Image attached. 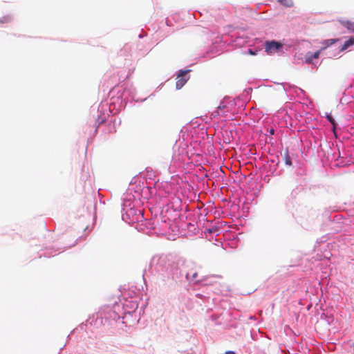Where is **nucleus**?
I'll return each instance as SVG.
<instances>
[{
    "label": "nucleus",
    "mask_w": 354,
    "mask_h": 354,
    "mask_svg": "<svg viewBox=\"0 0 354 354\" xmlns=\"http://www.w3.org/2000/svg\"><path fill=\"white\" fill-rule=\"evenodd\" d=\"M247 52L249 55H256L258 53V50L251 48H248Z\"/></svg>",
    "instance_id": "nucleus-32"
},
{
    "label": "nucleus",
    "mask_w": 354,
    "mask_h": 354,
    "mask_svg": "<svg viewBox=\"0 0 354 354\" xmlns=\"http://www.w3.org/2000/svg\"><path fill=\"white\" fill-rule=\"evenodd\" d=\"M283 86V91L286 93L288 96L294 97L295 95L298 97H304L306 92L302 88L290 83L283 82L281 84Z\"/></svg>",
    "instance_id": "nucleus-12"
},
{
    "label": "nucleus",
    "mask_w": 354,
    "mask_h": 354,
    "mask_svg": "<svg viewBox=\"0 0 354 354\" xmlns=\"http://www.w3.org/2000/svg\"><path fill=\"white\" fill-rule=\"evenodd\" d=\"M234 134H236V131L234 129H223L222 137H223V142L225 144L231 143L234 139Z\"/></svg>",
    "instance_id": "nucleus-18"
},
{
    "label": "nucleus",
    "mask_w": 354,
    "mask_h": 354,
    "mask_svg": "<svg viewBox=\"0 0 354 354\" xmlns=\"http://www.w3.org/2000/svg\"><path fill=\"white\" fill-rule=\"evenodd\" d=\"M93 322H94V317H93V318L90 317L88 319L86 320V324L85 325L82 324L80 326V330H84L85 326H86L88 324L92 325L93 324Z\"/></svg>",
    "instance_id": "nucleus-31"
},
{
    "label": "nucleus",
    "mask_w": 354,
    "mask_h": 354,
    "mask_svg": "<svg viewBox=\"0 0 354 354\" xmlns=\"http://www.w3.org/2000/svg\"><path fill=\"white\" fill-rule=\"evenodd\" d=\"M114 88H117L118 93H119L122 99L127 102V103L130 101H136L138 102L139 100H136V88L132 84L124 83L121 86H118L114 87Z\"/></svg>",
    "instance_id": "nucleus-10"
},
{
    "label": "nucleus",
    "mask_w": 354,
    "mask_h": 354,
    "mask_svg": "<svg viewBox=\"0 0 354 354\" xmlns=\"http://www.w3.org/2000/svg\"><path fill=\"white\" fill-rule=\"evenodd\" d=\"M145 35H146V34H145V35H143V34H140V35H138V37H139V38L142 39V38H143Z\"/></svg>",
    "instance_id": "nucleus-36"
},
{
    "label": "nucleus",
    "mask_w": 354,
    "mask_h": 354,
    "mask_svg": "<svg viewBox=\"0 0 354 354\" xmlns=\"http://www.w3.org/2000/svg\"><path fill=\"white\" fill-rule=\"evenodd\" d=\"M12 18L11 15L4 16L0 18V24L10 22L12 21Z\"/></svg>",
    "instance_id": "nucleus-30"
},
{
    "label": "nucleus",
    "mask_w": 354,
    "mask_h": 354,
    "mask_svg": "<svg viewBox=\"0 0 354 354\" xmlns=\"http://www.w3.org/2000/svg\"><path fill=\"white\" fill-rule=\"evenodd\" d=\"M43 255L46 257H50L55 256V254H53V252H49V251L44 252Z\"/></svg>",
    "instance_id": "nucleus-33"
},
{
    "label": "nucleus",
    "mask_w": 354,
    "mask_h": 354,
    "mask_svg": "<svg viewBox=\"0 0 354 354\" xmlns=\"http://www.w3.org/2000/svg\"><path fill=\"white\" fill-rule=\"evenodd\" d=\"M353 43L354 39H348L342 44L339 38L324 39L320 42L324 50V57L328 59L339 58L341 53L351 47Z\"/></svg>",
    "instance_id": "nucleus-6"
},
{
    "label": "nucleus",
    "mask_w": 354,
    "mask_h": 354,
    "mask_svg": "<svg viewBox=\"0 0 354 354\" xmlns=\"http://www.w3.org/2000/svg\"><path fill=\"white\" fill-rule=\"evenodd\" d=\"M146 99H147V98L142 99V100H141L140 101H141V102H143V101L146 100Z\"/></svg>",
    "instance_id": "nucleus-40"
},
{
    "label": "nucleus",
    "mask_w": 354,
    "mask_h": 354,
    "mask_svg": "<svg viewBox=\"0 0 354 354\" xmlns=\"http://www.w3.org/2000/svg\"><path fill=\"white\" fill-rule=\"evenodd\" d=\"M154 190L155 187L149 186L145 179L134 177L122 196V221L131 225H133L135 222H145L147 227L146 234L151 233L156 229V222L145 217L142 208Z\"/></svg>",
    "instance_id": "nucleus-1"
},
{
    "label": "nucleus",
    "mask_w": 354,
    "mask_h": 354,
    "mask_svg": "<svg viewBox=\"0 0 354 354\" xmlns=\"http://www.w3.org/2000/svg\"><path fill=\"white\" fill-rule=\"evenodd\" d=\"M154 191H156V196L160 198L159 205L161 208L160 217L161 222L165 225V228H170L171 222L180 225V223L183 219L188 218L187 213H181L183 204L178 196H176L169 189L156 190L155 189Z\"/></svg>",
    "instance_id": "nucleus-2"
},
{
    "label": "nucleus",
    "mask_w": 354,
    "mask_h": 354,
    "mask_svg": "<svg viewBox=\"0 0 354 354\" xmlns=\"http://www.w3.org/2000/svg\"><path fill=\"white\" fill-rule=\"evenodd\" d=\"M277 1L286 8H292L294 6L292 0H278Z\"/></svg>",
    "instance_id": "nucleus-26"
},
{
    "label": "nucleus",
    "mask_w": 354,
    "mask_h": 354,
    "mask_svg": "<svg viewBox=\"0 0 354 354\" xmlns=\"http://www.w3.org/2000/svg\"><path fill=\"white\" fill-rule=\"evenodd\" d=\"M86 206L87 211L91 214H95L96 205H97V198L95 194L92 192L91 194H88L86 196Z\"/></svg>",
    "instance_id": "nucleus-16"
},
{
    "label": "nucleus",
    "mask_w": 354,
    "mask_h": 354,
    "mask_svg": "<svg viewBox=\"0 0 354 354\" xmlns=\"http://www.w3.org/2000/svg\"><path fill=\"white\" fill-rule=\"evenodd\" d=\"M344 26L348 29V30L354 32V22L350 21H346L344 24Z\"/></svg>",
    "instance_id": "nucleus-29"
},
{
    "label": "nucleus",
    "mask_w": 354,
    "mask_h": 354,
    "mask_svg": "<svg viewBox=\"0 0 354 354\" xmlns=\"http://www.w3.org/2000/svg\"><path fill=\"white\" fill-rule=\"evenodd\" d=\"M311 306H312V304H309V305L308 306V307H307V310H310V308H311Z\"/></svg>",
    "instance_id": "nucleus-39"
},
{
    "label": "nucleus",
    "mask_w": 354,
    "mask_h": 354,
    "mask_svg": "<svg viewBox=\"0 0 354 354\" xmlns=\"http://www.w3.org/2000/svg\"><path fill=\"white\" fill-rule=\"evenodd\" d=\"M329 220L336 223H344V217L341 213L336 212L329 216Z\"/></svg>",
    "instance_id": "nucleus-21"
},
{
    "label": "nucleus",
    "mask_w": 354,
    "mask_h": 354,
    "mask_svg": "<svg viewBox=\"0 0 354 354\" xmlns=\"http://www.w3.org/2000/svg\"><path fill=\"white\" fill-rule=\"evenodd\" d=\"M176 283H200L203 279H198V272L194 263L183 259H178L173 263L169 274Z\"/></svg>",
    "instance_id": "nucleus-5"
},
{
    "label": "nucleus",
    "mask_w": 354,
    "mask_h": 354,
    "mask_svg": "<svg viewBox=\"0 0 354 354\" xmlns=\"http://www.w3.org/2000/svg\"><path fill=\"white\" fill-rule=\"evenodd\" d=\"M134 225H136L135 227L136 228V230L138 231L146 233L147 227H146V225H145V222H142V221L135 222Z\"/></svg>",
    "instance_id": "nucleus-24"
},
{
    "label": "nucleus",
    "mask_w": 354,
    "mask_h": 354,
    "mask_svg": "<svg viewBox=\"0 0 354 354\" xmlns=\"http://www.w3.org/2000/svg\"><path fill=\"white\" fill-rule=\"evenodd\" d=\"M274 129H271L270 130V134H274Z\"/></svg>",
    "instance_id": "nucleus-38"
},
{
    "label": "nucleus",
    "mask_w": 354,
    "mask_h": 354,
    "mask_svg": "<svg viewBox=\"0 0 354 354\" xmlns=\"http://www.w3.org/2000/svg\"><path fill=\"white\" fill-rule=\"evenodd\" d=\"M320 319L324 320L329 326L332 325L334 321V316L332 314L322 313Z\"/></svg>",
    "instance_id": "nucleus-22"
},
{
    "label": "nucleus",
    "mask_w": 354,
    "mask_h": 354,
    "mask_svg": "<svg viewBox=\"0 0 354 354\" xmlns=\"http://www.w3.org/2000/svg\"><path fill=\"white\" fill-rule=\"evenodd\" d=\"M114 88H117L118 93H119L122 99L127 102V103L130 101H136L138 102L139 100H136V88L132 84L124 83L121 86H118L114 87Z\"/></svg>",
    "instance_id": "nucleus-9"
},
{
    "label": "nucleus",
    "mask_w": 354,
    "mask_h": 354,
    "mask_svg": "<svg viewBox=\"0 0 354 354\" xmlns=\"http://www.w3.org/2000/svg\"><path fill=\"white\" fill-rule=\"evenodd\" d=\"M192 222L193 221L190 220V221L189 222L182 223L181 224H180L179 226L182 228L186 227V229L187 230L188 232L190 233V234H196V232H198L199 225L196 224L197 226H196V224L193 223Z\"/></svg>",
    "instance_id": "nucleus-19"
},
{
    "label": "nucleus",
    "mask_w": 354,
    "mask_h": 354,
    "mask_svg": "<svg viewBox=\"0 0 354 354\" xmlns=\"http://www.w3.org/2000/svg\"><path fill=\"white\" fill-rule=\"evenodd\" d=\"M175 261L171 260V257L161 254L153 257L149 264V271L169 277L171 267Z\"/></svg>",
    "instance_id": "nucleus-7"
},
{
    "label": "nucleus",
    "mask_w": 354,
    "mask_h": 354,
    "mask_svg": "<svg viewBox=\"0 0 354 354\" xmlns=\"http://www.w3.org/2000/svg\"><path fill=\"white\" fill-rule=\"evenodd\" d=\"M165 23H166L167 26H169L172 25L171 20L168 18L166 19Z\"/></svg>",
    "instance_id": "nucleus-34"
},
{
    "label": "nucleus",
    "mask_w": 354,
    "mask_h": 354,
    "mask_svg": "<svg viewBox=\"0 0 354 354\" xmlns=\"http://www.w3.org/2000/svg\"><path fill=\"white\" fill-rule=\"evenodd\" d=\"M312 55H313V57H314L315 60L317 59L321 55L322 56H324V50H323L322 46L318 50H317L314 53H312Z\"/></svg>",
    "instance_id": "nucleus-27"
},
{
    "label": "nucleus",
    "mask_w": 354,
    "mask_h": 354,
    "mask_svg": "<svg viewBox=\"0 0 354 354\" xmlns=\"http://www.w3.org/2000/svg\"><path fill=\"white\" fill-rule=\"evenodd\" d=\"M117 88H113L109 92L110 102H102L97 109V118L95 120V129L94 134L97 133V129L106 122V117L109 114L115 115L127 106V102L122 99V97L118 93Z\"/></svg>",
    "instance_id": "nucleus-4"
},
{
    "label": "nucleus",
    "mask_w": 354,
    "mask_h": 354,
    "mask_svg": "<svg viewBox=\"0 0 354 354\" xmlns=\"http://www.w3.org/2000/svg\"><path fill=\"white\" fill-rule=\"evenodd\" d=\"M138 306V304L136 301L127 299H124L123 301L120 299L118 302L115 301L111 307L107 306L103 310L97 313L93 324L112 326L113 324L120 320L121 323L124 324V319L127 315H131Z\"/></svg>",
    "instance_id": "nucleus-3"
},
{
    "label": "nucleus",
    "mask_w": 354,
    "mask_h": 354,
    "mask_svg": "<svg viewBox=\"0 0 354 354\" xmlns=\"http://www.w3.org/2000/svg\"><path fill=\"white\" fill-rule=\"evenodd\" d=\"M236 105L235 100H231L230 97H225L217 107V109L212 113L214 118L225 115V112H230L231 108Z\"/></svg>",
    "instance_id": "nucleus-11"
},
{
    "label": "nucleus",
    "mask_w": 354,
    "mask_h": 354,
    "mask_svg": "<svg viewBox=\"0 0 354 354\" xmlns=\"http://www.w3.org/2000/svg\"><path fill=\"white\" fill-rule=\"evenodd\" d=\"M196 15H201V13L200 12H198H198H196V13H195V14H194V18H196V17H196Z\"/></svg>",
    "instance_id": "nucleus-37"
},
{
    "label": "nucleus",
    "mask_w": 354,
    "mask_h": 354,
    "mask_svg": "<svg viewBox=\"0 0 354 354\" xmlns=\"http://www.w3.org/2000/svg\"><path fill=\"white\" fill-rule=\"evenodd\" d=\"M186 212H187V216L189 220H192V221L195 222L196 224L198 225L203 223V228L204 229L205 233L214 234L218 231V229L216 225H213L211 227L205 226V223L208 222V220L206 218L207 214V210L206 208L197 206L192 210V212L187 209H186Z\"/></svg>",
    "instance_id": "nucleus-8"
},
{
    "label": "nucleus",
    "mask_w": 354,
    "mask_h": 354,
    "mask_svg": "<svg viewBox=\"0 0 354 354\" xmlns=\"http://www.w3.org/2000/svg\"><path fill=\"white\" fill-rule=\"evenodd\" d=\"M279 162L280 160L278 156H276L275 157L271 159H268L267 160V164L268 165L269 169L272 174L276 171L277 167L278 166Z\"/></svg>",
    "instance_id": "nucleus-20"
},
{
    "label": "nucleus",
    "mask_w": 354,
    "mask_h": 354,
    "mask_svg": "<svg viewBox=\"0 0 354 354\" xmlns=\"http://www.w3.org/2000/svg\"><path fill=\"white\" fill-rule=\"evenodd\" d=\"M106 123L105 129L103 130L106 133H112L116 131V127L120 126L121 120L120 118L111 119L110 120L104 122L103 124Z\"/></svg>",
    "instance_id": "nucleus-17"
},
{
    "label": "nucleus",
    "mask_w": 354,
    "mask_h": 354,
    "mask_svg": "<svg viewBox=\"0 0 354 354\" xmlns=\"http://www.w3.org/2000/svg\"><path fill=\"white\" fill-rule=\"evenodd\" d=\"M281 156L282 160L284 162L285 165L287 167H292L294 163H299L298 155L295 153L293 151H290L288 148H285L283 153L281 151Z\"/></svg>",
    "instance_id": "nucleus-13"
},
{
    "label": "nucleus",
    "mask_w": 354,
    "mask_h": 354,
    "mask_svg": "<svg viewBox=\"0 0 354 354\" xmlns=\"http://www.w3.org/2000/svg\"><path fill=\"white\" fill-rule=\"evenodd\" d=\"M146 272H147V270L145 269L144 270V273H143V275H142V277H143V280H144V282L146 283V279H145V274H146Z\"/></svg>",
    "instance_id": "nucleus-35"
},
{
    "label": "nucleus",
    "mask_w": 354,
    "mask_h": 354,
    "mask_svg": "<svg viewBox=\"0 0 354 354\" xmlns=\"http://www.w3.org/2000/svg\"><path fill=\"white\" fill-rule=\"evenodd\" d=\"M191 71L190 69H180L178 71L177 79L176 82V88L177 90L180 89L186 84L189 79L188 73Z\"/></svg>",
    "instance_id": "nucleus-15"
},
{
    "label": "nucleus",
    "mask_w": 354,
    "mask_h": 354,
    "mask_svg": "<svg viewBox=\"0 0 354 354\" xmlns=\"http://www.w3.org/2000/svg\"><path fill=\"white\" fill-rule=\"evenodd\" d=\"M304 62L308 64L314 65L316 68L318 66H317V62H315L314 57H313V55L311 52H307L306 55H304Z\"/></svg>",
    "instance_id": "nucleus-23"
},
{
    "label": "nucleus",
    "mask_w": 354,
    "mask_h": 354,
    "mask_svg": "<svg viewBox=\"0 0 354 354\" xmlns=\"http://www.w3.org/2000/svg\"><path fill=\"white\" fill-rule=\"evenodd\" d=\"M264 47L265 52L268 55L282 52L283 49V45L279 41L274 39L266 41Z\"/></svg>",
    "instance_id": "nucleus-14"
},
{
    "label": "nucleus",
    "mask_w": 354,
    "mask_h": 354,
    "mask_svg": "<svg viewBox=\"0 0 354 354\" xmlns=\"http://www.w3.org/2000/svg\"><path fill=\"white\" fill-rule=\"evenodd\" d=\"M234 41L236 42V44L241 45L243 44L248 43V37L243 36H237L235 37Z\"/></svg>",
    "instance_id": "nucleus-25"
},
{
    "label": "nucleus",
    "mask_w": 354,
    "mask_h": 354,
    "mask_svg": "<svg viewBox=\"0 0 354 354\" xmlns=\"http://www.w3.org/2000/svg\"><path fill=\"white\" fill-rule=\"evenodd\" d=\"M326 118L333 126L337 124L335 118L330 113H326Z\"/></svg>",
    "instance_id": "nucleus-28"
}]
</instances>
